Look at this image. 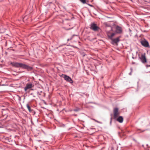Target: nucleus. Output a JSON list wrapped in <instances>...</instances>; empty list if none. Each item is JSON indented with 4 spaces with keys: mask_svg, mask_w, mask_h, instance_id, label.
<instances>
[{
    "mask_svg": "<svg viewBox=\"0 0 150 150\" xmlns=\"http://www.w3.org/2000/svg\"><path fill=\"white\" fill-rule=\"evenodd\" d=\"M140 43L142 46L145 47H150L148 42L145 39L141 40L140 41Z\"/></svg>",
    "mask_w": 150,
    "mask_h": 150,
    "instance_id": "obj_3",
    "label": "nucleus"
},
{
    "mask_svg": "<svg viewBox=\"0 0 150 150\" xmlns=\"http://www.w3.org/2000/svg\"><path fill=\"white\" fill-rule=\"evenodd\" d=\"M109 150H116L117 147L116 146H111L109 147Z\"/></svg>",
    "mask_w": 150,
    "mask_h": 150,
    "instance_id": "obj_12",
    "label": "nucleus"
},
{
    "mask_svg": "<svg viewBox=\"0 0 150 150\" xmlns=\"http://www.w3.org/2000/svg\"><path fill=\"white\" fill-rule=\"evenodd\" d=\"M37 93L38 94L41 95V93H39V92L38 91L37 92Z\"/></svg>",
    "mask_w": 150,
    "mask_h": 150,
    "instance_id": "obj_18",
    "label": "nucleus"
},
{
    "mask_svg": "<svg viewBox=\"0 0 150 150\" xmlns=\"http://www.w3.org/2000/svg\"><path fill=\"white\" fill-rule=\"evenodd\" d=\"M132 63L134 64V63L133 62Z\"/></svg>",
    "mask_w": 150,
    "mask_h": 150,
    "instance_id": "obj_24",
    "label": "nucleus"
},
{
    "mask_svg": "<svg viewBox=\"0 0 150 150\" xmlns=\"http://www.w3.org/2000/svg\"><path fill=\"white\" fill-rule=\"evenodd\" d=\"M132 58L133 59H134L135 58H136V57H132Z\"/></svg>",
    "mask_w": 150,
    "mask_h": 150,
    "instance_id": "obj_19",
    "label": "nucleus"
},
{
    "mask_svg": "<svg viewBox=\"0 0 150 150\" xmlns=\"http://www.w3.org/2000/svg\"><path fill=\"white\" fill-rule=\"evenodd\" d=\"M30 95H33V93H31L30 94Z\"/></svg>",
    "mask_w": 150,
    "mask_h": 150,
    "instance_id": "obj_22",
    "label": "nucleus"
},
{
    "mask_svg": "<svg viewBox=\"0 0 150 150\" xmlns=\"http://www.w3.org/2000/svg\"><path fill=\"white\" fill-rule=\"evenodd\" d=\"M139 58L140 59L142 62L143 64H144L147 62L145 53L142 54L141 55V57H139Z\"/></svg>",
    "mask_w": 150,
    "mask_h": 150,
    "instance_id": "obj_6",
    "label": "nucleus"
},
{
    "mask_svg": "<svg viewBox=\"0 0 150 150\" xmlns=\"http://www.w3.org/2000/svg\"><path fill=\"white\" fill-rule=\"evenodd\" d=\"M26 107H27L28 110L30 112H31L33 111V110L31 109L30 108L28 104H27L26 105Z\"/></svg>",
    "mask_w": 150,
    "mask_h": 150,
    "instance_id": "obj_13",
    "label": "nucleus"
},
{
    "mask_svg": "<svg viewBox=\"0 0 150 150\" xmlns=\"http://www.w3.org/2000/svg\"><path fill=\"white\" fill-rule=\"evenodd\" d=\"M79 0L83 4H85L86 3V0Z\"/></svg>",
    "mask_w": 150,
    "mask_h": 150,
    "instance_id": "obj_14",
    "label": "nucleus"
},
{
    "mask_svg": "<svg viewBox=\"0 0 150 150\" xmlns=\"http://www.w3.org/2000/svg\"><path fill=\"white\" fill-rule=\"evenodd\" d=\"M74 111H77V110H75Z\"/></svg>",
    "mask_w": 150,
    "mask_h": 150,
    "instance_id": "obj_21",
    "label": "nucleus"
},
{
    "mask_svg": "<svg viewBox=\"0 0 150 150\" xmlns=\"http://www.w3.org/2000/svg\"><path fill=\"white\" fill-rule=\"evenodd\" d=\"M34 86V85L32 82H30L27 83L25 87L24 88L25 91L26 92L28 89H30L31 88L33 87Z\"/></svg>",
    "mask_w": 150,
    "mask_h": 150,
    "instance_id": "obj_5",
    "label": "nucleus"
},
{
    "mask_svg": "<svg viewBox=\"0 0 150 150\" xmlns=\"http://www.w3.org/2000/svg\"><path fill=\"white\" fill-rule=\"evenodd\" d=\"M115 35V33H112L111 34V35H108V38L110 39V40L113 39L112 38Z\"/></svg>",
    "mask_w": 150,
    "mask_h": 150,
    "instance_id": "obj_11",
    "label": "nucleus"
},
{
    "mask_svg": "<svg viewBox=\"0 0 150 150\" xmlns=\"http://www.w3.org/2000/svg\"><path fill=\"white\" fill-rule=\"evenodd\" d=\"M33 96V97H35V96Z\"/></svg>",
    "mask_w": 150,
    "mask_h": 150,
    "instance_id": "obj_23",
    "label": "nucleus"
},
{
    "mask_svg": "<svg viewBox=\"0 0 150 150\" xmlns=\"http://www.w3.org/2000/svg\"><path fill=\"white\" fill-rule=\"evenodd\" d=\"M130 69L131 70V72H130L129 74V75H131L132 74V68H130Z\"/></svg>",
    "mask_w": 150,
    "mask_h": 150,
    "instance_id": "obj_15",
    "label": "nucleus"
},
{
    "mask_svg": "<svg viewBox=\"0 0 150 150\" xmlns=\"http://www.w3.org/2000/svg\"><path fill=\"white\" fill-rule=\"evenodd\" d=\"M117 120L120 123H121L123 122V118L122 117L120 116L117 118Z\"/></svg>",
    "mask_w": 150,
    "mask_h": 150,
    "instance_id": "obj_10",
    "label": "nucleus"
},
{
    "mask_svg": "<svg viewBox=\"0 0 150 150\" xmlns=\"http://www.w3.org/2000/svg\"><path fill=\"white\" fill-rule=\"evenodd\" d=\"M69 39H68V41H69Z\"/></svg>",
    "mask_w": 150,
    "mask_h": 150,
    "instance_id": "obj_25",
    "label": "nucleus"
},
{
    "mask_svg": "<svg viewBox=\"0 0 150 150\" xmlns=\"http://www.w3.org/2000/svg\"><path fill=\"white\" fill-rule=\"evenodd\" d=\"M121 37H118L115 38H113L111 40V43L113 45L117 44V43L120 40V38Z\"/></svg>",
    "mask_w": 150,
    "mask_h": 150,
    "instance_id": "obj_7",
    "label": "nucleus"
},
{
    "mask_svg": "<svg viewBox=\"0 0 150 150\" xmlns=\"http://www.w3.org/2000/svg\"><path fill=\"white\" fill-rule=\"evenodd\" d=\"M112 120V117H111L110 118V125H111Z\"/></svg>",
    "mask_w": 150,
    "mask_h": 150,
    "instance_id": "obj_17",
    "label": "nucleus"
},
{
    "mask_svg": "<svg viewBox=\"0 0 150 150\" xmlns=\"http://www.w3.org/2000/svg\"><path fill=\"white\" fill-rule=\"evenodd\" d=\"M122 28L119 26H117L115 28L116 33L118 34H121L122 32Z\"/></svg>",
    "mask_w": 150,
    "mask_h": 150,
    "instance_id": "obj_8",
    "label": "nucleus"
},
{
    "mask_svg": "<svg viewBox=\"0 0 150 150\" xmlns=\"http://www.w3.org/2000/svg\"><path fill=\"white\" fill-rule=\"evenodd\" d=\"M114 118L115 119L120 114L118 108H115L113 109Z\"/></svg>",
    "mask_w": 150,
    "mask_h": 150,
    "instance_id": "obj_4",
    "label": "nucleus"
},
{
    "mask_svg": "<svg viewBox=\"0 0 150 150\" xmlns=\"http://www.w3.org/2000/svg\"><path fill=\"white\" fill-rule=\"evenodd\" d=\"M90 26L91 29L95 31H98L100 30V28L94 23H91Z\"/></svg>",
    "mask_w": 150,
    "mask_h": 150,
    "instance_id": "obj_2",
    "label": "nucleus"
},
{
    "mask_svg": "<svg viewBox=\"0 0 150 150\" xmlns=\"http://www.w3.org/2000/svg\"><path fill=\"white\" fill-rule=\"evenodd\" d=\"M146 67L147 68L150 67V64H147L146 65Z\"/></svg>",
    "mask_w": 150,
    "mask_h": 150,
    "instance_id": "obj_16",
    "label": "nucleus"
},
{
    "mask_svg": "<svg viewBox=\"0 0 150 150\" xmlns=\"http://www.w3.org/2000/svg\"><path fill=\"white\" fill-rule=\"evenodd\" d=\"M64 78L65 80L67 81H68L71 83H73V81L71 78L69 76L66 75H64Z\"/></svg>",
    "mask_w": 150,
    "mask_h": 150,
    "instance_id": "obj_9",
    "label": "nucleus"
},
{
    "mask_svg": "<svg viewBox=\"0 0 150 150\" xmlns=\"http://www.w3.org/2000/svg\"><path fill=\"white\" fill-rule=\"evenodd\" d=\"M11 64L15 67H21L24 69H26L28 71H31L33 69L32 67L21 63L13 62H11Z\"/></svg>",
    "mask_w": 150,
    "mask_h": 150,
    "instance_id": "obj_1",
    "label": "nucleus"
},
{
    "mask_svg": "<svg viewBox=\"0 0 150 150\" xmlns=\"http://www.w3.org/2000/svg\"><path fill=\"white\" fill-rule=\"evenodd\" d=\"M90 6H92V5H89Z\"/></svg>",
    "mask_w": 150,
    "mask_h": 150,
    "instance_id": "obj_20",
    "label": "nucleus"
}]
</instances>
